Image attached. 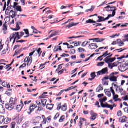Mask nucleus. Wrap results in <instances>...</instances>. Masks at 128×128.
<instances>
[{
	"label": "nucleus",
	"mask_w": 128,
	"mask_h": 128,
	"mask_svg": "<svg viewBox=\"0 0 128 128\" xmlns=\"http://www.w3.org/2000/svg\"><path fill=\"white\" fill-rule=\"evenodd\" d=\"M128 70V60L124 64L121 66V70L122 72H126Z\"/></svg>",
	"instance_id": "obj_5"
},
{
	"label": "nucleus",
	"mask_w": 128,
	"mask_h": 128,
	"mask_svg": "<svg viewBox=\"0 0 128 128\" xmlns=\"http://www.w3.org/2000/svg\"><path fill=\"white\" fill-rule=\"evenodd\" d=\"M46 108L47 110H52V108H54V104H47Z\"/></svg>",
	"instance_id": "obj_17"
},
{
	"label": "nucleus",
	"mask_w": 128,
	"mask_h": 128,
	"mask_svg": "<svg viewBox=\"0 0 128 128\" xmlns=\"http://www.w3.org/2000/svg\"><path fill=\"white\" fill-rule=\"evenodd\" d=\"M20 45H16L14 46V50H16V48H20Z\"/></svg>",
	"instance_id": "obj_61"
},
{
	"label": "nucleus",
	"mask_w": 128,
	"mask_h": 128,
	"mask_svg": "<svg viewBox=\"0 0 128 128\" xmlns=\"http://www.w3.org/2000/svg\"><path fill=\"white\" fill-rule=\"evenodd\" d=\"M36 108H31V107H30V108L28 112V114H32V112H34V110Z\"/></svg>",
	"instance_id": "obj_26"
},
{
	"label": "nucleus",
	"mask_w": 128,
	"mask_h": 128,
	"mask_svg": "<svg viewBox=\"0 0 128 128\" xmlns=\"http://www.w3.org/2000/svg\"><path fill=\"white\" fill-rule=\"evenodd\" d=\"M3 30L4 31V34H8V26H6V24L3 25Z\"/></svg>",
	"instance_id": "obj_16"
},
{
	"label": "nucleus",
	"mask_w": 128,
	"mask_h": 128,
	"mask_svg": "<svg viewBox=\"0 0 128 128\" xmlns=\"http://www.w3.org/2000/svg\"><path fill=\"white\" fill-rule=\"evenodd\" d=\"M112 88V86L110 88V92H112V95L114 96L116 94V92H114V88Z\"/></svg>",
	"instance_id": "obj_46"
},
{
	"label": "nucleus",
	"mask_w": 128,
	"mask_h": 128,
	"mask_svg": "<svg viewBox=\"0 0 128 128\" xmlns=\"http://www.w3.org/2000/svg\"><path fill=\"white\" fill-rule=\"evenodd\" d=\"M116 60V58H110L108 59V58H105L104 60V62H106V64H110L112 62H114V60Z\"/></svg>",
	"instance_id": "obj_6"
},
{
	"label": "nucleus",
	"mask_w": 128,
	"mask_h": 128,
	"mask_svg": "<svg viewBox=\"0 0 128 128\" xmlns=\"http://www.w3.org/2000/svg\"><path fill=\"white\" fill-rule=\"evenodd\" d=\"M82 46H83L84 48L86 46H88V42H84L82 44Z\"/></svg>",
	"instance_id": "obj_50"
},
{
	"label": "nucleus",
	"mask_w": 128,
	"mask_h": 128,
	"mask_svg": "<svg viewBox=\"0 0 128 128\" xmlns=\"http://www.w3.org/2000/svg\"><path fill=\"white\" fill-rule=\"evenodd\" d=\"M46 102L48 100L46 99H44L41 100V104L44 106H46Z\"/></svg>",
	"instance_id": "obj_29"
},
{
	"label": "nucleus",
	"mask_w": 128,
	"mask_h": 128,
	"mask_svg": "<svg viewBox=\"0 0 128 128\" xmlns=\"http://www.w3.org/2000/svg\"><path fill=\"white\" fill-rule=\"evenodd\" d=\"M86 24H96V22L92 20H88L86 21Z\"/></svg>",
	"instance_id": "obj_30"
},
{
	"label": "nucleus",
	"mask_w": 128,
	"mask_h": 128,
	"mask_svg": "<svg viewBox=\"0 0 128 128\" xmlns=\"http://www.w3.org/2000/svg\"><path fill=\"white\" fill-rule=\"evenodd\" d=\"M102 72V75L104 74H108V68H104L101 70Z\"/></svg>",
	"instance_id": "obj_15"
},
{
	"label": "nucleus",
	"mask_w": 128,
	"mask_h": 128,
	"mask_svg": "<svg viewBox=\"0 0 128 128\" xmlns=\"http://www.w3.org/2000/svg\"><path fill=\"white\" fill-rule=\"evenodd\" d=\"M4 116H0V124H4Z\"/></svg>",
	"instance_id": "obj_35"
},
{
	"label": "nucleus",
	"mask_w": 128,
	"mask_h": 128,
	"mask_svg": "<svg viewBox=\"0 0 128 128\" xmlns=\"http://www.w3.org/2000/svg\"><path fill=\"white\" fill-rule=\"evenodd\" d=\"M80 23H74L72 22V24H69L68 26H66V28H72V26H78Z\"/></svg>",
	"instance_id": "obj_11"
},
{
	"label": "nucleus",
	"mask_w": 128,
	"mask_h": 128,
	"mask_svg": "<svg viewBox=\"0 0 128 128\" xmlns=\"http://www.w3.org/2000/svg\"><path fill=\"white\" fill-rule=\"evenodd\" d=\"M26 64H24L21 66H20V68H26Z\"/></svg>",
	"instance_id": "obj_58"
},
{
	"label": "nucleus",
	"mask_w": 128,
	"mask_h": 128,
	"mask_svg": "<svg viewBox=\"0 0 128 128\" xmlns=\"http://www.w3.org/2000/svg\"><path fill=\"white\" fill-rule=\"evenodd\" d=\"M58 32H53L50 36H48L47 40H49V38H54V36H58Z\"/></svg>",
	"instance_id": "obj_20"
},
{
	"label": "nucleus",
	"mask_w": 128,
	"mask_h": 128,
	"mask_svg": "<svg viewBox=\"0 0 128 128\" xmlns=\"http://www.w3.org/2000/svg\"><path fill=\"white\" fill-rule=\"evenodd\" d=\"M12 122V118H6L4 119V124H10Z\"/></svg>",
	"instance_id": "obj_10"
},
{
	"label": "nucleus",
	"mask_w": 128,
	"mask_h": 128,
	"mask_svg": "<svg viewBox=\"0 0 128 128\" xmlns=\"http://www.w3.org/2000/svg\"><path fill=\"white\" fill-rule=\"evenodd\" d=\"M117 116L118 117L122 116V111L120 110L118 112Z\"/></svg>",
	"instance_id": "obj_44"
},
{
	"label": "nucleus",
	"mask_w": 128,
	"mask_h": 128,
	"mask_svg": "<svg viewBox=\"0 0 128 128\" xmlns=\"http://www.w3.org/2000/svg\"><path fill=\"white\" fill-rule=\"evenodd\" d=\"M108 51H106L105 52V53L102 56L103 58H106L108 56Z\"/></svg>",
	"instance_id": "obj_47"
},
{
	"label": "nucleus",
	"mask_w": 128,
	"mask_h": 128,
	"mask_svg": "<svg viewBox=\"0 0 128 128\" xmlns=\"http://www.w3.org/2000/svg\"><path fill=\"white\" fill-rule=\"evenodd\" d=\"M60 50V48H58V46H56L54 49V52H56Z\"/></svg>",
	"instance_id": "obj_53"
},
{
	"label": "nucleus",
	"mask_w": 128,
	"mask_h": 128,
	"mask_svg": "<svg viewBox=\"0 0 128 128\" xmlns=\"http://www.w3.org/2000/svg\"><path fill=\"white\" fill-rule=\"evenodd\" d=\"M30 108H36L38 106H36L34 104H31L30 106Z\"/></svg>",
	"instance_id": "obj_54"
},
{
	"label": "nucleus",
	"mask_w": 128,
	"mask_h": 128,
	"mask_svg": "<svg viewBox=\"0 0 128 128\" xmlns=\"http://www.w3.org/2000/svg\"><path fill=\"white\" fill-rule=\"evenodd\" d=\"M79 52L82 53V52H84L86 50L83 48H79L78 49Z\"/></svg>",
	"instance_id": "obj_51"
},
{
	"label": "nucleus",
	"mask_w": 128,
	"mask_h": 128,
	"mask_svg": "<svg viewBox=\"0 0 128 128\" xmlns=\"http://www.w3.org/2000/svg\"><path fill=\"white\" fill-rule=\"evenodd\" d=\"M8 83L6 82H4L2 83V86H4V88H6Z\"/></svg>",
	"instance_id": "obj_55"
},
{
	"label": "nucleus",
	"mask_w": 128,
	"mask_h": 128,
	"mask_svg": "<svg viewBox=\"0 0 128 128\" xmlns=\"http://www.w3.org/2000/svg\"><path fill=\"white\" fill-rule=\"evenodd\" d=\"M90 114L92 116L90 120H96V116H98V114L92 111L91 112Z\"/></svg>",
	"instance_id": "obj_8"
},
{
	"label": "nucleus",
	"mask_w": 128,
	"mask_h": 128,
	"mask_svg": "<svg viewBox=\"0 0 128 128\" xmlns=\"http://www.w3.org/2000/svg\"><path fill=\"white\" fill-rule=\"evenodd\" d=\"M62 112L68 110V104H65L64 105L62 106Z\"/></svg>",
	"instance_id": "obj_18"
},
{
	"label": "nucleus",
	"mask_w": 128,
	"mask_h": 128,
	"mask_svg": "<svg viewBox=\"0 0 128 128\" xmlns=\"http://www.w3.org/2000/svg\"><path fill=\"white\" fill-rule=\"evenodd\" d=\"M90 76H91V78H92L94 79L96 78V72L92 73Z\"/></svg>",
	"instance_id": "obj_45"
},
{
	"label": "nucleus",
	"mask_w": 128,
	"mask_h": 128,
	"mask_svg": "<svg viewBox=\"0 0 128 128\" xmlns=\"http://www.w3.org/2000/svg\"><path fill=\"white\" fill-rule=\"evenodd\" d=\"M66 119V116H62V117H60L59 122H63L64 120Z\"/></svg>",
	"instance_id": "obj_36"
},
{
	"label": "nucleus",
	"mask_w": 128,
	"mask_h": 128,
	"mask_svg": "<svg viewBox=\"0 0 128 128\" xmlns=\"http://www.w3.org/2000/svg\"><path fill=\"white\" fill-rule=\"evenodd\" d=\"M108 66L110 70H112L113 68L115 66L114 64H108Z\"/></svg>",
	"instance_id": "obj_37"
},
{
	"label": "nucleus",
	"mask_w": 128,
	"mask_h": 128,
	"mask_svg": "<svg viewBox=\"0 0 128 128\" xmlns=\"http://www.w3.org/2000/svg\"><path fill=\"white\" fill-rule=\"evenodd\" d=\"M14 8L16 9V10H17V12H22V7L20 6H17Z\"/></svg>",
	"instance_id": "obj_33"
},
{
	"label": "nucleus",
	"mask_w": 128,
	"mask_h": 128,
	"mask_svg": "<svg viewBox=\"0 0 128 128\" xmlns=\"http://www.w3.org/2000/svg\"><path fill=\"white\" fill-rule=\"evenodd\" d=\"M64 70H60L59 72H58V74L62 75V74H64Z\"/></svg>",
	"instance_id": "obj_60"
},
{
	"label": "nucleus",
	"mask_w": 128,
	"mask_h": 128,
	"mask_svg": "<svg viewBox=\"0 0 128 128\" xmlns=\"http://www.w3.org/2000/svg\"><path fill=\"white\" fill-rule=\"evenodd\" d=\"M96 42H102L104 40H106L104 38H96L94 39Z\"/></svg>",
	"instance_id": "obj_19"
},
{
	"label": "nucleus",
	"mask_w": 128,
	"mask_h": 128,
	"mask_svg": "<svg viewBox=\"0 0 128 128\" xmlns=\"http://www.w3.org/2000/svg\"><path fill=\"white\" fill-rule=\"evenodd\" d=\"M113 100H114V102H116V100H118V95H116V94L113 96Z\"/></svg>",
	"instance_id": "obj_40"
},
{
	"label": "nucleus",
	"mask_w": 128,
	"mask_h": 128,
	"mask_svg": "<svg viewBox=\"0 0 128 128\" xmlns=\"http://www.w3.org/2000/svg\"><path fill=\"white\" fill-rule=\"evenodd\" d=\"M15 20L16 22V28L20 29V25L22 24V23L20 22V20H18V18H15Z\"/></svg>",
	"instance_id": "obj_9"
},
{
	"label": "nucleus",
	"mask_w": 128,
	"mask_h": 128,
	"mask_svg": "<svg viewBox=\"0 0 128 128\" xmlns=\"http://www.w3.org/2000/svg\"><path fill=\"white\" fill-rule=\"evenodd\" d=\"M60 56H61V58H64L65 56L68 58V56H70V55L68 54H63L60 55Z\"/></svg>",
	"instance_id": "obj_43"
},
{
	"label": "nucleus",
	"mask_w": 128,
	"mask_h": 128,
	"mask_svg": "<svg viewBox=\"0 0 128 128\" xmlns=\"http://www.w3.org/2000/svg\"><path fill=\"white\" fill-rule=\"evenodd\" d=\"M98 18H99V20H98L97 22H106V20H106L104 18L100 16H98Z\"/></svg>",
	"instance_id": "obj_13"
},
{
	"label": "nucleus",
	"mask_w": 128,
	"mask_h": 128,
	"mask_svg": "<svg viewBox=\"0 0 128 128\" xmlns=\"http://www.w3.org/2000/svg\"><path fill=\"white\" fill-rule=\"evenodd\" d=\"M16 122H13L11 124V128H16Z\"/></svg>",
	"instance_id": "obj_41"
},
{
	"label": "nucleus",
	"mask_w": 128,
	"mask_h": 128,
	"mask_svg": "<svg viewBox=\"0 0 128 128\" xmlns=\"http://www.w3.org/2000/svg\"><path fill=\"white\" fill-rule=\"evenodd\" d=\"M86 122V119L84 118H80V120L79 122V126H80V128H82V122Z\"/></svg>",
	"instance_id": "obj_22"
},
{
	"label": "nucleus",
	"mask_w": 128,
	"mask_h": 128,
	"mask_svg": "<svg viewBox=\"0 0 128 128\" xmlns=\"http://www.w3.org/2000/svg\"><path fill=\"white\" fill-rule=\"evenodd\" d=\"M122 99H123V100H124L125 102H126V100H128V96H126L125 97H123Z\"/></svg>",
	"instance_id": "obj_64"
},
{
	"label": "nucleus",
	"mask_w": 128,
	"mask_h": 128,
	"mask_svg": "<svg viewBox=\"0 0 128 128\" xmlns=\"http://www.w3.org/2000/svg\"><path fill=\"white\" fill-rule=\"evenodd\" d=\"M22 106L18 105L16 106V110H17L18 112H20L22 111Z\"/></svg>",
	"instance_id": "obj_23"
},
{
	"label": "nucleus",
	"mask_w": 128,
	"mask_h": 128,
	"mask_svg": "<svg viewBox=\"0 0 128 128\" xmlns=\"http://www.w3.org/2000/svg\"><path fill=\"white\" fill-rule=\"evenodd\" d=\"M6 112V109L2 104H0V114H4Z\"/></svg>",
	"instance_id": "obj_12"
},
{
	"label": "nucleus",
	"mask_w": 128,
	"mask_h": 128,
	"mask_svg": "<svg viewBox=\"0 0 128 128\" xmlns=\"http://www.w3.org/2000/svg\"><path fill=\"white\" fill-rule=\"evenodd\" d=\"M46 64H48V62H45L44 64H42L40 65V68H42L40 70H44V68H46V66H46Z\"/></svg>",
	"instance_id": "obj_39"
},
{
	"label": "nucleus",
	"mask_w": 128,
	"mask_h": 128,
	"mask_svg": "<svg viewBox=\"0 0 128 128\" xmlns=\"http://www.w3.org/2000/svg\"><path fill=\"white\" fill-rule=\"evenodd\" d=\"M24 62H27L28 66H30L32 62V58L26 57L24 60Z\"/></svg>",
	"instance_id": "obj_4"
},
{
	"label": "nucleus",
	"mask_w": 128,
	"mask_h": 128,
	"mask_svg": "<svg viewBox=\"0 0 128 128\" xmlns=\"http://www.w3.org/2000/svg\"><path fill=\"white\" fill-rule=\"evenodd\" d=\"M108 4V2L107 1H105L102 4H100L99 6V7L102 6H104V4Z\"/></svg>",
	"instance_id": "obj_57"
},
{
	"label": "nucleus",
	"mask_w": 128,
	"mask_h": 128,
	"mask_svg": "<svg viewBox=\"0 0 128 128\" xmlns=\"http://www.w3.org/2000/svg\"><path fill=\"white\" fill-rule=\"evenodd\" d=\"M110 80V76H107L106 77H104L103 78V80Z\"/></svg>",
	"instance_id": "obj_62"
},
{
	"label": "nucleus",
	"mask_w": 128,
	"mask_h": 128,
	"mask_svg": "<svg viewBox=\"0 0 128 128\" xmlns=\"http://www.w3.org/2000/svg\"><path fill=\"white\" fill-rule=\"evenodd\" d=\"M104 64V62H98L97 64L98 66H102Z\"/></svg>",
	"instance_id": "obj_42"
},
{
	"label": "nucleus",
	"mask_w": 128,
	"mask_h": 128,
	"mask_svg": "<svg viewBox=\"0 0 128 128\" xmlns=\"http://www.w3.org/2000/svg\"><path fill=\"white\" fill-rule=\"evenodd\" d=\"M118 74V72L114 73L112 72L110 75V82H118V76H116Z\"/></svg>",
	"instance_id": "obj_3"
},
{
	"label": "nucleus",
	"mask_w": 128,
	"mask_h": 128,
	"mask_svg": "<svg viewBox=\"0 0 128 128\" xmlns=\"http://www.w3.org/2000/svg\"><path fill=\"white\" fill-rule=\"evenodd\" d=\"M94 12V6H92V8L86 10V12Z\"/></svg>",
	"instance_id": "obj_49"
},
{
	"label": "nucleus",
	"mask_w": 128,
	"mask_h": 128,
	"mask_svg": "<svg viewBox=\"0 0 128 128\" xmlns=\"http://www.w3.org/2000/svg\"><path fill=\"white\" fill-rule=\"evenodd\" d=\"M24 32H25V34L28 36V34H30V32H28V30L25 29L24 30Z\"/></svg>",
	"instance_id": "obj_59"
},
{
	"label": "nucleus",
	"mask_w": 128,
	"mask_h": 128,
	"mask_svg": "<svg viewBox=\"0 0 128 128\" xmlns=\"http://www.w3.org/2000/svg\"><path fill=\"white\" fill-rule=\"evenodd\" d=\"M38 54V57L40 56H42V48H38V50H36Z\"/></svg>",
	"instance_id": "obj_27"
},
{
	"label": "nucleus",
	"mask_w": 128,
	"mask_h": 128,
	"mask_svg": "<svg viewBox=\"0 0 128 128\" xmlns=\"http://www.w3.org/2000/svg\"><path fill=\"white\" fill-rule=\"evenodd\" d=\"M114 16H116V12H112V14H109L108 16L106 18V20H110V18H114Z\"/></svg>",
	"instance_id": "obj_21"
},
{
	"label": "nucleus",
	"mask_w": 128,
	"mask_h": 128,
	"mask_svg": "<svg viewBox=\"0 0 128 128\" xmlns=\"http://www.w3.org/2000/svg\"><path fill=\"white\" fill-rule=\"evenodd\" d=\"M14 40V42H12L13 44L16 42V40H20V32H14L10 36V42H12Z\"/></svg>",
	"instance_id": "obj_2"
},
{
	"label": "nucleus",
	"mask_w": 128,
	"mask_h": 128,
	"mask_svg": "<svg viewBox=\"0 0 128 128\" xmlns=\"http://www.w3.org/2000/svg\"><path fill=\"white\" fill-rule=\"evenodd\" d=\"M32 103V100H30V101H26L24 102V104L26 106V104H30Z\"/></svg>",
	"instance_id": "obj_52"
},
{
	"label": "nucleus",
	"mask_w": 128,
	"mask_h": 128,
	"mask_svg": "<svg viewBox=\"0 0 128 128\" xmlns=\"http://www.w3.org/2000/svg\"><path fill=\"white\" fill-rule=\"evenodd\" d=\"M108 100V98H104L103 99H100V104H104V102H106V100Z\"/></svg>",
	"instance_id": "obj_34"
},
{
	"label": "nucleus",
	"mask_w": 128,
	"mask_h": 128,
	"mask_svg": "<svg viewBox=\"0 0 128 128\" xmlns=\"http://www.w3.org/2000/svg\"><path fill=\"white\" fill-rule=\"evenodd\" d=\"M84 38V36H72V37H68V38L69 40H72V38Z\"/></svg>",
	"instance_id": "obj_31"
},
{
	"label": "nucleus",
	"mask_w": 128,
	"mask_h": 128,
	"mask_svg": "<svg viewBox=\"0 0 128 128\" xmlns=\"http://www.w3.org/2000/svg\"><path fill=\"white\" fill-rule=\"evenodd\" d=\"M98 48V44H91L89 46V48L90 50H96Z\"/></svg>",
	"instance_id": "obj_7"
},
{
	"label": "nucleus",
	"mask_w": 128,
	"mask_h": 128,
	"mask_svg": "<svg viewBox=\"0 0 128 128\" xmlns=\"http://www.w3.org/2000/svg\"><path fill=\"white\" fill-rule=\"evenodd\" d=\"M117 42H118V46H124V42H122V40H118Z\"/></svg>",
	"instance_id": "obj_24"
},
{
	"label": "nucleus",
	"mask_w": 128,
	"mask_h": 128,
	"mask_svg": "<svg viewBox=\"0 0 128 128\" xmlns=\"http://www.w3.org/2000/svg\"><path fill=\"white\" fill-rule=\"evenodd\" d=\"M126 116H124L122 118H120V122L124 123V122H126Z\"/></svg>",
	"instance_id": "obj_25"
},
{
	"label": "nucleus",
	"mask_w": 128,
	"mask_h": 128,
	"mask_svg": "<svg viewBox=\"0 0 128 128\" xmlns=\"http://www.w3.org/2000/svg\"><path fill=\"white\" fill-rule=\"evenodd\" d=\"M104 92L107 96H108V98H110L112 96V93L110 92V91H106L105 90Z\"/></svg>",
	"instance_id": "obj_28"
},
{
	"label": "nucleus",
	"mask_w": 128,
	"mask_h": 128,
	"mask_svg": "<svg viewBox=\"0 0 128 128\" xmlns=\"http://www.w3.org/2000/svg\"><path fill=\"white\" fill-rule=\"evenodd\" d=\"M62 108V104H59L58 106L57 110H60Z\"/></svg>",
	"instance_id": "obj_63"
},
{
	"label": "nucleus",
	"mask_w": 128,
	"mask_h": 128,
	"mask_svg": "<svg viewBox=\"0 0 128 128\" xmlns=\"http://www.w3.org/2000/svg\"><path fill=\"white\" fill-rule=\"evenodd\" d=\"M102 90H104V86H102V85H100L96 89V92H102Z\"/></svg>",
	"instance_id": "obj_14"
},
{
	"label": "nucleus",
	"mask_w": 128,
	"mask_h": 128,
	"mask_svg": "<svg viewBox=\"0 0 128 128\" xmlns=\"http://www.w3.org/2000/svg\"><path fill=\"white\" fill-rule=\"evenodd\" d=\"M12 64H14V61L10 64L6 65V66L5 67L6 70H8V68H10Z\"/></svg>",
	"instance_id": "obj_48"
},
{
	"label": "nucleus",
	"mask_w": 128,
	"mask_h": 128,
	"mask_svg": "<svg viewBox=\"0 0 128 128\" xmlns=\"http://www.w3.org/2000/svg\"><path fill=\"white\" fill-rule=\"evenodd\" d=\"M58 117H60V114H56L55 117L54 118V120H58Z\"/></svg>",
	"instance_id": "obj_56"
},
{
	"label": "nucleus",
	"mask_w": 128,
	"mask_h": 128,
	"mask_svg": "<svg viewBox=\"0 0 128 128\" xmlns=\"http://www.w3.org/2000/svg\"><path fill=\"white\" fill-rule=\"evenodd\" d=\"M5 106L8 110H12L16 106V100L14 98H11L9 104L6 103Z\"/></svg>",
	"instance_id": "obj_1"
},
{
	"label": "nucleus",
	"mask_w": 128,
	"mask_h": 128,
	"mask_svg": "<svg viewBox=\"0 0 128 128\" xmlns=\"http://www.w3.org/2000/svg\"><path fill=\"white\" fill-rule=\"evenodd\" d=\"M106 108H110V110H114V107H112V106L109 105L108 104H106Z\"/></svg>",
	"instance_id": "obj_38"
},
{
	"label": "nucleus",
	"mask_w": 128,
	"mask_h": 128,
	"mask_svg": "<svg viewBox=\"0 0 128 128\" xmlns=\"http://www.w3.org/2000/svg\"><path fill=\"white\" fill-rule=\"evenodd\" d=\"M116 7H112V9H108L106 10V12H116Z\"/></svg>",
	"instance_id": "obj_32"
}]
</instances>
